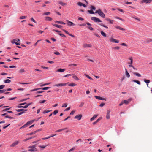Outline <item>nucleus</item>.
<instances>
[{
    "label": "nucleus",
    "instance_id": "f257e3e1",
    "mask_svg": "<svg viewBox=\"0 0 152 152\" xmlns=\"http://www.w3.org/2000/svg\"><path fill=\"white\" fill-rule=\"evenodd\" d=\"M36 147V145L30 146L28 147V148L29 149L28 150V151L31 152H36L37 151V150Z\"/></svg>",
    "mask_w": 152,
    "mask_h": 152
},
{
    "label": "nucleus",
    "instance_id": "f03ea898",
    "mask_svg": "<svg viewBox=\"0 0 152 152\" xmlns=\"http://www.w3.org/2000/svg\"><path fill=\"white\" fill-rule=\"evenodd\" d=\"M95 13H98L99 16L102 17V18H104L105 17V15L104 13L101 11L100 9H99L98 10H96L95 12Z\"/></svg>",
    "mask_w": 152,
    "mask_h": 152
},
{
    "label": "nucleus",
    "instance_id": "7ed1b4c3",
    "mask_svg": "<svg viewBox=\"0 0 152 152\" xmlns=\"http://www.w3.org/2000/svg\"><path fill=\"white\" fill-rule=\"evenodd\" d=\"M91 19L92 20H93L95 22L99 23L102 22V21L100 20V19L99 18L96 17H91Z\"/></svg>",
    "mask_w": 152,
    "mask_h": 152
},
{
    "label": "nucleus",
    "instance_id": "20e7f679",
    "mask_svg": "<svg viewBox=\"0 0 152 152\" xmlns=\"http://www.w3.org/2000/svg\"><path fill=\"white\" fill-rule=\"evenodd\" d=\"M68 83H59L54 85V86L56 87H61L64 86H66Z\"/></svg>",
    "mask_w": 152,
    "mask_h": 152
},
{
    "label": "nucleus",
    "instance_id": "39448f33",
    "mask_svg": "<svg viewBox=\"0 0 152 152\" xmlns=\"http://www.w3.org/2000/svg\"><path fill=\"white\" fill-rule=\"evenodd\" d=\"M110 42L115 43H118L119 42L118 40L115 39L113 38H111L110 40Z\"/></svg>",
    "mask_w": 152,
    "mask_h": 152
},
{
    "label": "nucleus",
    "instance_id": "423d86ee",
    "mask_svg": "<svg viewBox=\"0 0 152 152\" xmlns=\"http://www.w3.org/2000/svg\"><path fill=\"white\" fill-rule=\"evenodd\" d=\"M82 117V115L81 114H78L77 115H76L75 117L74 118L75 119H77L78 120H80L81 119Z\"/></svg>",
    "mask_w": 152,
    "mask_h": 152
},
{
    "label": "nucleus",
    "instance_id": "0eeeda50",
    "mask_svg": "<svg viewBox=\"0 0 152 152\" xmlns=\"http://www.w3.org/2000/svg\"><path fill=\"white\" fill-rule=\"evenodd\" d=\"M152 1V0H142L140 2V3H144L148 4L150 3Z\"/></svg>",
    "mask_w": 152,
    "mask_h": 152
},
{
    "label": "nucleus",
    "instance_id": "6e6552de",
    "mask_svg": "<svg viewBox=\"0 0 152 152\" xmlns=\"http://www.w3.org/2000/svg\"><path fill=\"white\" fill-rule=\"evenodd\" d=\"M52 20V18L50 17L46 16L45 17V20L46 21H51Z\"/></svg>",
    "mask_w": 152,
    "mask_h": 152
},
{
    "label": "nucleus",
    "instance_id": "1a4fd4ad",
    "mask_svg": "<svg viewBox=\"0 0 152 152\" xmlns=\"http://www.w3.org/2000/svg\"><path fill=\"white\" fill-rule=\"evenodd\" d=\"M66 21L67 22V24L68 26H75V25L74 23H73L72 22L69 21L68 20H67Z\"/></svg>",
    "mask_w": 152,
    "mask_h": 152
},
{
    "label": "nucleus",
    "instance_id": "9d476101",
    "mask_svg": "<svg viewBox=\"0 0 152 152\" xmlns=\"http://www.w3.org/2000/svg\"><path fill=\"white\" fill-rule=\"evenodd\" d=\"M19 143V142L18 141H16L14 142L12 144L10 145V147H14L15 145H17Z\"/></svg>",
    "mask_w": 152,
    "mask_h": 152
},
{
    "label": "nucleus",
    "instance_id": "9b49d317",
    "mask_svg": "<svg viewBox=\"0 0 152 152\" xmlns=\"http://www.w3.org/2000/svg\"><path fill=\"white\" fill-rule=\"evenodd\" d=\"M41 130H42L41 129H39L36 130L35 131H34L33 132L30 133L28 134V135H32L33 134H35L36 133L38 132L39 131H41Z\"/></svg>",
    "mask_w": 152,
    "mask_h": 152
},
{
    "label": "nucleus",
    "instance_id": "f8f14e48",
    "mask_svg": "<svg viewBox=\"0 0 152 152\" xmlns=\"http://www.w3.org/2000/svg\"><path fill=\"white\" fill-rule=\"evenodd\" d=\"M95 97L96 99L99 100H106V99L105 98H102L98 96H95Z\"/></svg>",
    "mask_w": 152,
    "mask_h": 152
},
{
    "label": "nucleus",
    "instance_id": "ddd939ff",
    "mask_svg": "<svg viewBox=\"0 0 152 152\" xmlns=\"http://www.w3.org/2000/svg\"><path fill=\"white\" fill-rule=\"evenodd\" d=\"M31 103H29L27 104H26V105L24 106H19V108H26L28 107L31 104Z\"/></svg>",
    "mask_w": 152,
    "mask_h": 152
},
{
    "label": "nucleus",
    "instance_id": "4468645a",
    "mask_svg": "<svg viewBox=\"0 0 152 152\" xmlns=\"http://www.w3.org/2000/svg\"><path fill=\"white\" fill-rule=\"evenodd\" d=\"M132 100V99H128L127 100H124L123 102L125 104H128V103L130 102Z\"/></svg>",
    "mask_w": 152,
    "mask_h": 152
},
{
    "label": "nucleus",
    "instance_id": "2eb2a0df",
    "mask_svg": "<svg viewBox=\"0 0 152 152\" xmlns=\"http://www.w3.org/2000/svg\"><path fill=\"white\" fill-rule=\"evenodd\" d=\"M34 121V120L28 121L26 123V125L28 126V125L31 124Z\"/></svg>",
    "mask_w": 152,
    "mask_h": 152
},
{
    "label": "nucleus",
    "instance_id": "dca6fc26",
    "mask_svg": "<svg viewBox=\"0 0 152 152\" xmlns=\"http://www.w3.org/2000/svg\"><path fill=\"white\" fill-rule=\"evenodd\" d=\"M105 20H106L107 21L109 22L111 24H112L114 22L113 20H111L110 19L108 18H106Z\"/></svg>",
    "mask_w": 152,
    "mask_h": 152
},
{
    "label": "nucleus",
    "instance_id": "f3484780",
    "mask_svg": "<svg viewBox=\"0 0 152 152\" xmlns=\"http://www.w3.org/2000/svg\"><path fill=\"white\" fill-rule=\"evenodd\" d=\"M110 112L109 110H108L107 113L106 118L107 119H108L110 118Z\"/></svg>",
    "mask_w": 152,
    "mask_h": 152
},
{
    "label": "nucleus",
    "instance_id": "a211bd4d",
    "mask_svg": "<svg viewBox=\"0 0 152 152\" xmlns=\"http://www.w3.org/2000/svg\"><path fill=\"white\" fill-rule=\"evenodd\" d=\"M91 45L90 44H84L83 45V47L84 48H86L87 47H91Z\"/></svg>",
    "mask_w": 152,
    "mask_h": 152
},
{
    "label": "nucleus",
    "instance_id": "6ab92c4d",
    "mask_svg": "<svg viewBox=\"0 0 152 152\" xmlns=\"http://www.w3.org/2000/svg\"><path fill=\"white\" fill-rule=\"evenodd\" d=\"M102 119V118L101 117H100L98 119L95 121L93 123V125H95L98 122H99V121L101 120Z\"/></svg>",
    "mask_w": 152,
    "mask_h": 152
},
{
    "label": "nucleus",
    "instance_id": "aec40b11",
    "mask_svg": "<svg viewBox=\"0 0 152 152\" xmlns=\"http://www.w3.org/2000/svg\"><path fill=\"white\" fill-rule=\"evenodd\" d=\"M16 39H14L13 40L11 41V43L12 44L15 43V44H16L17 45H20V44L19 43H18L15 42Z\"/></svg>",
    "mask_w": 152,
    "mask_h": 152
},
{
    "label": "nucleus",
    "instance_id": "412c9836",
    "mask_svg": "<svg viewBox=\"0 0 152 152\" xmlns=\"http://www.w3.org/2000/svg\"><path fill=\"white\" fill-rule=\"evenodd\" d=\"M129 60H130V62H128V64H129V65H132L133 63V59L132 57H131L129 58Z\"/></svg>",
    "mask_w": 152,
    "mask_h": 152
},
{
    "label": "nucleus",
    "instance_id": "4be33fe9",
    "mask_svg": "<svg viewBox=\"0 0 152 152\" xmlns=\"http://www.w3.org/2000/svg\"><path fill=\"white\" fill-rule=\"evenodd\" d=\"M125 71H126V72H125L126 75L128 78H129L130 76V75L129 74V73H128L127 69L126 68L125 69Z\"/></svg>",
    "mask_w": 152,
    "mask_h": 152
},
{
    "label": "nucleus",
    "instance_id": "5701e85b",
    "mask_svg": "<svg viewBox=\"0 0 152 152\" xmlns=\"http://www.w3.org/2000/svg\"><path fill=\"white\" fill-rule=\"evenodd\" d=\"M53 25L54 26H55L56 27H57L59 28H61L62 27V26L61 25H58L57 24H53Z\"/></svg>",
    "mask_w": 152,
    "mask_h": 152
},
{
    "label": "nucleus",
    "instance_id": "b1692460",
    "mask_svg": "<svg viewBox=\"0 0 152 152\" xmlns=\"http://www.w3.org/2000/svg\"><path fill=\"white\" fill-rule=\"evenodd\" d=\"M98 116V115H94L90 119L91 121H92L96 118Z\"/></svg>",
    "mask_w": 152,
    "mask_h": 152
},
{
    "label": "nucleus",
    "instance_id": "393cba45",
    "mask_svg": "<svg viewBox=\"0 0 152 152\" xmlns=\"http://www.w3.org/2000/svg\"><path fill=\"white\" fill-rule=\"evenodd\" d=\"M115 27L116 28L119 29L120 30H122V31H124L125 30V29L124 28H121L119 26H115Z\"/></svg>",
    "mask_w": 152,
    "mask_h": 152
},
{
    "label": "nucleus",
    "instance_id": "a878e982",
    "mask_svg": "<svg viewBox=\"0 0 152 152\" xmlns=\"http://www.w3.org/2000/svg\"><path fill=\"white\" fill-rule=\"evenodd\" d=\"M133 74L138 77H140L141 76L140 74L137 72H134Z\"/></svg>",
    "mask_w": 152,
    "mask_h": 152
},
{
    "label": "nucleus",
    "instance_id": "bb28decb",
    "mask_svg": "<svg viewBox=\"0 0 152 152\" xmlns=\"http://www.w3.org/2000/svg\"><path fill=\"white\" fill-rule=\"evenodd\" d=\"M132 81L133 82H135V83H136L137 84L139 85H140L141 84L140 82L138 80H132Z\"/></svg>",
    "mask_w": 152,
    "mask_h": 152
},
{
    "label": "nucleus",
    "instance_id": "cd10ccee",
    "mask_svg": "<svg viewBox=\"0 0 152 152\" xmlns=\"http://www.w3.org/2000/svg\"><path fill=\"white\" fill-rule=\"evenodd\" d=\"M55 23H57L58 24H61L64 25H65L66 23H64V22H63L62 21H55Z\"/></svg>",
    "mask_w": 152,
    "mask_h": 152
},
{
    "label": "nucleus",
    "instance_id": "c85d7f7f",
    "mask_svg": "<svg viewBox=\"0 0 152 152\" xmlns=\"http://www.w3.org/2000/svg\"><path fill=\"white\" fill-rule=\"evenodd\" d=\"M65 70V69H62L60 68L57 71L59 72H62L64 71Z\"/></svg>",
    "mask_w": 152,
    "mask_h": 152
},
{
    "label": "nucleus",
    "instance_id": "c756f323",
    "mask_svg": "<svg viewBox=\"0 0 152 152\" xmlns=\"http://www.w3.org/2000/svg\"><path fill=\"white\" fill-rule=\"evenodd\" d=\"M27 110H25L23 109H19L18 110H16L18 112H22L23 111H27Z\"/></svg>",
    "mask_w": 152,
    "mask_h": 152
},
{
    "label": "nucleus",
    "instance_id": "7c9ffc66",
    "mask_svg": "<svg viewBox=\"0 0 152 152\" xmlns=\"http://www.w3.org/2000/svg\"><path fill=\"white\" fill-rule=\"evenodd\" d=\"M144 80L145 82L147 83V86H148V83H149L150 82V80H148L144 79Z\"/></svg>",
    "mask_w": 152,
    "mask_h": 152
},
{
    "label": "nucleus",
    "instance_id": "2f4dec72",
    "mask_svg": "<svg viewBox=\"0 0 152 152\" xmlns=\"http://www.w3.org/2000/svg\"><path fill=\"white\" fill-rule=\"evenodd\" d=\"M76 85L77 84H76L73 83H72L69 84L68 86H76Z\"/></svg>",
    "mask_w": 152,
    "mask_h": 152
},
{
    "label": "nucleus",
    "instance_id": "473e14b6",
    "mask_svg": "<svg viewBox=\"0 0 152 152\" xmlns=\"http://www.w3.org/2000/svg\"><path fill=\"white\" fill-rule=\"evenodd\" d=\"M59 4H60L62 5L63 6H64L66 5V3H64L62 1H59Z\"/></svg>",
    "mask_w": 152,
    "mask_h": 152
},
{
    "label": "nucleus",
    "instance_id": "72a5a7b5",
    "mask_svg": "<svg viewBox=\"0 0 152 152\" xmlns=\"http://www.w3.org/2000/svg\"><path fill=\"white\" fill-rule=\"evenodd\" d=\"M11 82L10 80L9 79H6L4 81V82L5 83H9Z\"/></svg>",
    "mask_w": 152,
    "mask_h": 152
},
{
    "label": "nucleus",
    "instance_id": "f704fd0d",
    "mask_svg": "<svg viewBox=\"0 0 152 152\" xmlns=\"http://www.w3.org/2000/svg\"><path fill=\"white\" fill-rule=\"evenodd\" d=\"M99 25H100V26L103 27H104L105 28H108V27L106 26H105V25H104V24H103L102 23H100L99 24Z\"/></svg>",
    "mask_w": 152,
    "mask_h": 152
},
{
    "label": "nucleus",
    "instance_id": "c9c22d12",
    "mask_svg": "<svg viewBox=\"0 0 152 152\" xmlns=\"http://www.w3.org/2000/svg\"><path fill=\"white\" fill-rule=\"evenodd\" d=\"M50 88L49 87H44L43 88H41V89L43 90H48L49 88Z\"/></svg>",
    "mask_w": 152,
    "mask_h": 152
},
{
    "label": "nucleus",
    "instance_id": "e433bc0d",
    "mask_svg": "<svg viewBox=\"0 0 152 152\" xmlns=\"http://www.w3.org/2000/svg\"><path fill=\"white\" fill-rule=\"evenodd\" d=\"M101 34L104 37H106V34L103 31H101Z\"/></svg>",
    "mask_w": 152,
    "mask_h": 152
},
{
    "label": "nucleus",
    "instance_id": "4c0bfd02",
    "mask_svg": "<svg viewBox=\"0 0 152 152\" xmlns=\"http://www.w3.org/2000/svg\"><path fill=\"white\" fill-rule=\"evenodd\" d=\"M28 126L26 125V124H25L23 126H22V127H21L20 128V129H22L24 128H26Z\"/></svg>",
    "mask_w": 152,
    "mask_h": 152
},
{
    "label": "nucleus",
    "instance_id": "58836bf2",
    "mask_svg": "<svg viewBox=\"0 0 152 152\" xmlns=\"http://www.w3.org/2000/svg\"><path fill=\"white\" fill-rule=\"evenodd\" d=\"M87 12L91 14H94V13H94V12L93 11V10H88L87 11Z\"/></svg>",
    "mask_w": 152,
    "mask_h": 152
},
{
    "label": "nucleus",
    "instance_id": "ea45409f",
    "mask_svg": "<svg viewBox=\"0 0 152 152\" xmlns=\"http://www.w3.org/2000/svg\"><path fill=\"white\" fill-rule=\"evenodd\" d=\"M84 104V102H80L79 106L80 107H82L83 106Z\"/></svg>",
    "mask_w": 152,
    "mask_h": 152
},
{
    "label": "nucleus",
    "instance_id": "a19ab883",
    "mask_svg": "<svg viewBox=\"0 0 152 152\" xmlns=\"http://www.w3.org/2000/svg\"><path fill=\"white\" fill-rule=\"evenodd\" d=\"M50 13L49 12H45L43 13V15H48L50 14Z\"/></svg>",
    "mask_w": 152,
    "mask_h": 152
},
{
    "label": "nucleus",
    "instance_id": "79ce46f5",
    "mask_svg": "<svg viewBox=\"0 0 152 152\" xmlns=\"http://www.w3.org/2000/svg\"><path fill=\"white\" fill-rule=\"evenodd\" d=\"M66 129V128H64V129H59V130L56 131V132H60L61 131H63L65 129Z\"/></svg>",
    "mask_w": 152,
    "mask_h": 152
},
{
    "label": "nucleus",
    "instance_id": "37998d69",
    "mask_svg": "<svg viewBox=\"0 0 152 152\" xmlns=\"http://www.w3.org/2000/svg\"><path fill=\"white\" fill-rule=\"evenodd\" d=\"M6 91V90L5 89L0 90V94H1L5 92Z\"/></svg>",
    "mask_w": 152,
    "mask_h": 152
},
{
    "label": "nucleus",
    "instance_id": "c03bdc74",
    "mask_svg": "<svg viewBox=\"0 0 152 152\" xmlns=\"http://www.w3.org/2000/svg\"><path fill=\"white\" fill-rule=\"evenodd\" d=\"M72 78L76 80H79V78H78V77L77 76H75V75H74L72 77Z\"/></svg>",
    "mask_w": 152,
    "mask_h": 152
},
{
    "label": "nucleus",
    "instance_id": "a18cd8bd",
    "mask_svg": "<svg viewBox=\"0 0 152 152\" xmlns=\"http://www.w3.org/2000/svg\"><path fill=\"white\" fill-rule=\"evenodd\" d=\"M24 113V112H21L18 114H16V115L17 116H19V115H21L22 114H23Z\"/></svg>",
    "mask_w": 152,
    "mask_h": 152
},
{
    "label": "nucleus",
    "instance_id": "49530a36",
    "mask_svg": "<svg viewBox=\"0 0 152 152\" xmlns=\"http://www.w3.org/2000/svg\"><path fill=\"white\" fill-rule=\"evenodd\" d=\"M129 67H132L134 69L137 70V69L134 67L132 65H129Z\"/></svg>",
    "mask_w": 152,
    "mask_h": 152
},
{
    "label": "nucleus",
    "instance_id": "de8ad7c7",
    "mask_svg": "<svg viewBox=\"0 0 152 152\" xmlns=\"http://www.w3.org/2000/svg\"><path fill=\"white\" fill-rule=\"evenodd\" d=\"M91 8L92 10H96V8L95 7L92 5H91Z\"/></svg>",
    "mask_w": 152,
    "mask_h": 152
},
{
    "label": "nucleus",
    "instance_id": "09e8293b",
    "mask_svg": "<svg viewBox=\"0 0 152 152\" xmlns=\"http://www.w3.org/2000/svg\"><path fill=\"white\" fill-rule=\"evenodd\" d=\"M73 74H67L66 75L64 76L63 77H68L69 76H71L72 75H73Z\"/></svg>",
    "mask_w": 152,
    "mask_h": 152
},
{
    "label": "nucleus",
    "instance_id": "8fccbe9b",
    "mask_svg": "<svg viewBox=\"0 0 152 152\" xmlns=\"http://www.w3.org/2000/svg\"><path fill=\"white\" fill-rule=\"evenodd\" d=\"M67 104L66 103H64L62 104V107H67Z\"/></svg>",
    "mask_w": 152,
    "mask_h": 152
},
{
    "label": "nucleus",
    "instance_id": "3c124183",
    "mask_svg": "<svg viewBox=\"0 0 152 152\" xmlns=\"http://www.w3.org/2000/svg\"><path fill=\"white\" fill-rule=\"evenodd\" d=\"M51 111V110H45L43 112V113L44 114H45L46 113H49Z\"/></svg>",
    "mask_w": 152,
    "mask_h": 152
},
{
    "label": "nucleus",
    "instance_id": "603ef678",
    "mask_svg": "<svg viewBox=\"0 0 152 152\" xmlns=\"http://www.w3.org/2000/svg\"><path fill=\"white\" fill-rule=\"evenodd\" d=\"M113 49L115 50H119L120 49V47L118 46L113 47Z\"/></svg>",
    "mask_w": 152,
    "mask_h": 152
},
{
    "label": "nucleus",
    "instance_id": "864d4df0",
    "mask_svg": "<svg viewBox=\"0 0 152 152\" xmlns=\"http://www.w3.org/2000/svg\"><path fill=\"white\" fill-rule=\"evenodd\" d=\"M115 18H116V19H118L119 20H121V21H124V19H122V18H120L119 17H116Z\"/></svg>",
    "mask_w": 152,
    "mask_h": 152
},
{
    "label": "nucleus",
    "instance_id": "5fc2aeb1",
    "mask_svg": "<svg viewBox=\"0 0 152 152\" xmlns=\"http://www.w3.org/2000/svg\"><path fill=\"white\" fill-rule=\"evenodd\" d=\"M46 101L45 100H44L42 101L40 100V101H39V103H40V104L44 103L46 102Z\"/></svg>",
    "mask_w": 152,
    "mask_h": 152
},
{
    "label": "nucleus",
    "instance_id": "6e6d98bb",
    "mask_svg": "<svg viewBox=\"0 0 152 152\" xmlns=\"http://www.w3.org/2000/svg\"><path fill=\"white\" fill-rule=\"evenodd\" d=\"M27 17L26 16H22L20 17V19H24Z\"/></svg>",
    "mask_w": 152,
    "mask_h": 152
},
{
    "label": "nucleus",
    "instance_id": "4d7b16f0",
    "mask_svg": "<svg viewBox=\"0 0 152 152\" xmlns=\"http://www.w3.org/2000/svg\"><path fill=\"white\" fill-rule=\"evenodd\" d=\"M5 87L4 85H2L0 86V90L4 88Z\"/></svg>",
    "mask_w": 152,
    "mask_h": 152
},
{
    "label": "nucleus",
    "instance_id": "13d9d810",
    "mask_svg": "<svg viewBox=\"0 0 152 152\" xmlns=\"http://www.w3.org/2000/svg\"><path fill=\"white\" fill-rule=\"evenodd\" d=\"M77 4L79 6H82V5H83V3H82L81 2H79L77 3Z\"/></svg>",
    "mask_w": 152,
    "mask_h": 152
},
{
    "label": "nucleus",
    "instance_id": "bf43d9fd",
    "mask_svg": "<svg viewBox=\"0 0 152 152\" xmlns=\"http://www.w3.org/2000/svg\"><path fill=\"white\" fill-rule=\"evenodd\" d=\"M58 112V111L57 110H55L53 112V114L54 115H56Z\"/></svg>",
    "mask_w": 152,
    "mask_h": 152
},
{
    "label": "nucleus",
    "instance_id": "052dcab7",
    "mask_svg": "<svg viewBox=\"0 0 152 152\" xmlns=\"http://www.w3.org/2000/svg\"><path fill=\"white\" fill-rule=\"evenodd\" d=\"M87 28L91 31H93L94 30V28L90 26H88L87 27Z\"/></svg>",
    "mask_w": 152,
    "mask_h": 152
},
{
    "label": "nucleus",
    "instance_id": "680f3d73",
    "mask_svg": "<svg viewBox=\"0 0 152 152\" xmlns=\"http://www.w3.org/2000/svg\"><path fill=\"white\" fill-rule=\"evenodd\" d=\"M75 148H76L75 147H73L72 148H71L68 151V152H70L71 151H72L74 150V149H75Z\"/></svg>",
    "mask_w": 152,
    "mask_h": 152
},
{
    "label": "nucleus",
    "instance_id": "e2e57ef3",
    "mask_svg": "<svg viewBox=\"0 0 152 152\" xmlns=\"http://www.w3.org/2000/svg\"><path fill=\"white\" fill-rule=\"evenodd\" d=\"M10 125V124H8V125H7V126H4L3 127V128L4 129H5L7 128Z\"/></svg>",
    "mask_w": 152,
    "mask_h": 152
},
{
    "label": "nucleus",
    "instance_id": "0e129e2a",
    "mask_svg": "<svg viewBox=\"0 0 152 152\" xmlns=\"http://www.w3.org/2000/svg\"><path fill=\"white\" fill-rule=\"evenodd\" d=\"M39 147L42 148L43 149L45 148L46 147V146H44V145H39L38 146Z\"/></svg>",
    "mask_w": 152,
    "mask_h": 152
},
{
    "label": "nucleus",
    "instance_id": "69168bd1",
    "mask_svg": "<svg viewBox=\"0 0 152 152\" xmlns=\"http://www.w3.org/2000/svg\"><path fill=\"white\" fill-rule=\"evenodd\" d=\"M25 72L24 70L23 69H21L19 71V72L20 73H22V72Z\"/></svg>",
    "mask_w": 152,
    "mask_h": 152
},
{
    "label": "nucleus",
    "instance_id": "338daca9",
    "mask_svg": "<svg viewBox=\"0 0 152 152\" xmlns=\"http://www.w3.org/2000/svg\"><path fill=\"white\" fill-rule=\"evenodd\" d=\"M62 30L66 34L69 35V32L68 31H66V30H65L64 29H62Z\"/></svg>",
    "mask_w": 152,
    "mask_h": 152
},
{
    "label": "nucleus",
    "instance_id": "774afa93",
    "mask_svg": "<svg viewBox=\"0 0 152 152\" xmlns=\"http://www.w3.org/2000/svg\"><path fill=\"white\" fill-rule=\"evenodd\" d=\"M119 11L121 12H124V11L121 9H120V8H118L117 9Z\"/></svg>",
    "mask_w": 152,
    "mask_h": 152
}]
</instances>
